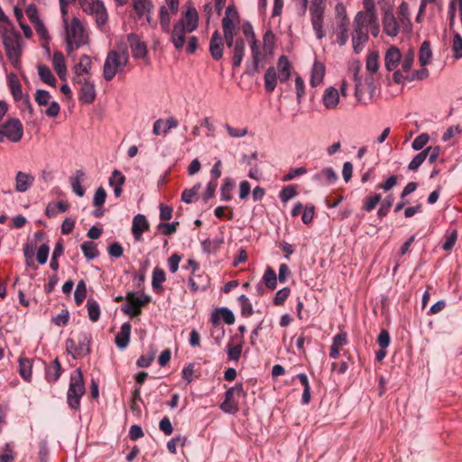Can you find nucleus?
<instances>
[{
    "label": "nucleus",
    "instance_id": "obj_39",
    "mask_svg": "<svg viewBox=\"0 0 462 462\" xmlns=\"http://www.w3.org/2000/svg\"><path fill=\"white\" fill-rule=\"evenodd\" d=\"M166 280V274L164 270L161 268H154L152 278V287L154 291H159L162 289V283Z\"/></svg>",
    "mask_w": 462,
    "mask_h": 462
},
{
    "label": "nucleus",
    "instance_id": "obj_18",
    "mask_svg": "<svg viewBox=\"0 0 462 462\" xmlns=\"http://www.w3.org/2000/svg\"><path fill=\"white\" fill-rule=\"evenodd\" d=\"M322 104L328 110H334L339 104V92L334 87H328L324 90Z\"/></svg>",
    "mask_w": 462,
    "mask_h": 462
},
{
    "label": "nucleus",
    "instance_id": "obj_21",
    "mask_svg": "<svg viewBox=\"0 0 462 462\" xmlns=\"http://www.w3.org/2000/svg\"><path fill=\"white\" fill-rule=\"evenodd\" d=\"M402 60L400 50L395 47H390L384 56V66L388 71L394 70Z\"/></svg>",
    "mask_w": 462,
    "mask_h": 462
},
{
    "label": "nucleus",
    "instance_id": "obj_42",
    "mask_svg": "<svg viewBox=\"0 0 462 462\" xmlns=\"http://www.w3.org/2000/svg\"><path fill=\"white\" fill-rule=\"evenodd\" d=\"M363 6L365 10L357 12L355 16L358 17L360 14H363L365 16L364 19L377 16L374 0H363Z\"/></svg>",
    "mask_w": 462,
    "mask_h": 462
},
{
    "label": "nucleus",
    "instance_id": "obj_32",
    "mask_svg": "<svg viewBox=\"0 0 462 462\" xmlns=\"http://www.w3.org/2000/svg\"><path fill=\"white\" fill-rule=\"evenodd\" d=\"M7 83L14 100H21L23 98L22 86L17 76L14 73L8 74Z\"/></svg>",
    "mask_w": 462,
    "mask_h": 462
},
{
    "label": "nucleus",
    "instance_id": "obj_37",
    "mask_svg": "<svg viewBox=\"0 0 462 462\" xmlns=\"http://www.w3.org/2000/svg\"><path fill=\"white\" fill-rule=\"evenodd\" d=\"M83 177H84L83 171L78 170V171H76L74 175L70 178V184H71L72 190L77 196H79L80 198L83 197L85 194V189L81 185Z\"/></svg>",
    "mask_w": 462,
    "mask_h": 462
},
{
    "label": "nucleus",
    "instance_id": "obj_34",
    "mask_svg": "<svg viewBox=\"0 0 462 462\" xmlns=\"http://www.w3.org/2000/svg\"><path fill=\"white\" fill-rule=\"evenodd\" d=\"M60 364L56 358L48 366L45 367L46 380L50 383L56 382L60 376Z\"/></svg>",
    "mask_w": 462,
    "mask_h": 462
},
{
    "label": "nucleus",
    "instance_id": "obj_43",
    "mask_svg": "<svg viewBox=\"0 0 462 462\" xmlns=\"http://www.w3.org/2000/svg\"><path fill=\"white\" fill-rule=\"evenodd\" d=\"M81 250L88 260H93L99 254L97 245L91 241H86L81 245Z\"/></svg>",
    "mask_w": 462,
    "mask_h": 462
},
{
    "label": "nucleus",
    "instance_id": "obj_47",
    "mask_svg": "<svg viewBox=\"0 0 462 462\" xmlns=\"http://www.w3.org/2000/svg\"><path fill=\"white\" fill-rule=\"evenodd\" d=\"M263 281L265 283L266 287H268L271 290H273L276 287L277 284V276L275 272L271 268L267 267L265 270Z\"/></svg>",
    "mask_w": 462,
    "mask_h": 462
},
{
    "label": "nucleus",
    "instance_id": "obj_24",
    "mask_svg": "<svg viewBox=\"0 0 462 462\" xmlns=\"http://www.w3.org/2000/svg\"><path fill=\"white\" fill-rule=\"evenodd\" d=\"M134 9L138 17L146 16L147 22L152 24L151 13L153 8V5L151 0H134Z\"/></svg>",
    "mask_w": 462,
    "mask_h": 462
},
{
    "label": "nucleus",
    "instance_id": "obj_8",
    "mask_svg": "<svg viewBox=\"0 0 462 462\" xmlns=\"http://www.w3.org/2000/svg\"><path fill=\"white\" fill-rule=\"evenodd\" d=\"M23 134V127L20 120L10 119L0 126V143L4 138L13 143L19 142Z\"/></svg>",
    "mask_w": 462,
    "mask_h": 462
},
{
    "label": "nucleus",
    "instance_id": "obj_64",
    "mask_svg": "<svg viewBox=\"0 0 462 462\" xmlns=\"http://www.w3.org/2000/svg\"><path fill=\"white\" fill-rule=\"evenodd\" d=\"M297 195L296 189L292 186L284 187L280 192V199L282 202H287Z\"/></svg>",
    "mask_w": 462,
    "mask_h": 462
},
{
    "label": "nucleus",
    "instance_id": "obj_26",
    "mask_svg": "<svg viewBox=\"0 0 462 462\" xmlns=\"http://www.w3.org/2000/svg\"><path fill=\"white\" fill-rule=\"evenodd\" d=\"M132 326L129 322L124 323L120 331L116 336V345L120 349H125L127 347L130 342V335H131Z\"/></svg>",
    "mask_w": 462,
    "mask_h": 462
},
{
    "label": "nucleus",
    "instance_id": "obj_16",
    "mask_svg": "<svg viewBox=\"0 0 462 462\" xmlns=\"http://www.w3.org/2000/svg\"><path fill=\"white\" fill-rule=\"evenodd\" d=\"M209 52L213 60H219L223 57L224 43L222 37L217 30L211 36L209 42Z\"/></svg>",
    "mask_w": 462,
    "mask_h": 462
},
{
    "label": "nucleus",
    "instance_id": "obj_27",
    "mask_svg": "<svg viewBox=\"0 0 462 462\" xmlns=\"http://www.w3.org/2000/svg\"><path fill=\"white\" fill-rule=\"evenodd\" d=\"M325 76V66L319 61H315L312 65L310 71V83L311 87L315 88L320 85Z\"/></svg>",
    "mask_w": 462,
    "mask_h": 462
},
{
    "label": "nucleus",
    "instance_id": "obj_30",
    "mask_svg": "<svg viewBox=\"0 0 462 462\" xmlns=\"http://www.w3.org/2000/svg\"><path fill=\"white\" fill-rule=\"evenodd\" d=\"M278 78L281 82H286L291 77V63L286 56H281L277 63Z\"/></svg>",
    "mask_w": 462,
    "mask_h": 462
},
{
    "label": "nucleus",
    "instance_id": "obj_51",
    "mask_svg": "<svg viewBox=\"0 0 462 462\" xmlns=\"http://www.w3.org/2000/svg\"><path fill=\"white\" fill-rule=\"evenodd\" d=\"M249 45L254 68L257 69L260 63L261 56L260 46L256 39L249 41Z\"/></svg>",
    "mask_w": 462,
    "mask_h": 462
},
{
    "label": "nucleus",
    "instance_id": "obj_49",
    "mask_svg": "<svg viewBox=\"0 0 462 462\" xmlns=\"http://www.w3.org/2000/svg\"><path fill=\"white\" fill-rule=\"evenodd\" d=\"M415 59V52L412 50L408 51L403 58L401 60L402 69L405 73H409L411 71V66L413 64Z\"/></svg>",
    "mask_w": 462,
    "mask_h": 462
},
{
    "label": "nucleus",
    "instance_id": "obj_2",
    "mask_svg": "<svg viewBox=\"0 0 462 462\" xmlns=\"http://www.w3.org/2000/svg\"><path fill=\"white\" fill-rule=\"evenodd\" d=\"M129 62V53L127 48L124 47L118 50H111L107 52L104 65L103 77L106 81H111L116 74L125 71Z\"/></svg>",
    "mask_w": 462,
    "mask_h": 462
},
{
    "label": "nucleus",
    "instance_id": "obj_52",
    "mask_svg": "<svg viewBox=\"0 0 462 462\" xmlns=\"http://www.w3.org/2000/svg\"><path fill=\"white\" fill-rule=\"evenodd\" d=\"M187 441V438L184 436H176L170 439L167 443V448L170 453L176 454L177 452V447L181 446L183 447Z\"/></svg>",
    "mask_w": 462,
    "mask_h": 462
},
{
    "label": "nucleus",
    "instance_id": "obj_38",
    "mask_svg": "<svg viewBox=\"0 0 462 462\" xmlns=\"http://www.w3.org/2000/svg\"><path fill=\"white\" fill-rule=\"evenodd\" d=\"M432 58V51L429 42H423L420 48L419 60L421 66L428 65Z\"/></svg>",
    "mask_w": 462,
    "mask_h": 462
},
{
    "label": "nucleus",
    "instance_id": "obj_33",
    "mask_svg": "<svg viewBox=\"0 0 462 462\" xmlns=\"http://www.w3.org/2000/svg\"><path fill=\"white\" fill-rule=\"evenodd\" d=\"M52 65H53V68H54L56 73L58 74V76L61 79H65L66 73H67V68H66L64 57L61 52L55 51L53 53Z\"/></svg>",
    "mask_w": 462,
    "mask_h": 462
},
{
    "label": "nucleus",
    "instance_id": "obj_35",
    "mask_svg": "<svg viewBox=\"0 0 462 462\" xmlns=\"http://www.w3.org/2000/svg\"><path fill=\"white\" fill-rule=\"evenodd\" d=\"M278 75L273 67H269L264 74V88L268 93H272L277 84Z\"/></svg>",
    "mask_w": 462,
    "mask_h": 462
},
{
    "label": "nucleus",
    "instance_id": "obj_61",
    "mask_svg": "<svg viewBox=\"0 0 462 462\" xmlns=\"http://www.w3.org/2000/svg\"><path fill=\"white\" fill-rule=\"evenodd\" d=\"M426 160V154L424 152H420L418 154L415 155V157L411 161V162L408 165L409 171H416L420 166L425 162Z\"/></svg>",
    "mask_w": 462,
    "mask_h": 462
},
{
    "label": "nucleus",
    "instance_id": "obj_19",
    "mask_svg": "<svg viewBox=\"0 0 462 462\" xmlns=\"http://www.w3.org/2000/svg\"><path fill=\"white\" fill-rule=\"evenodd\" d=\"M133 56L135 59H143L147 55V48L144 42H141L137 35L130 33L127 35Z\"/></svg>",
    "mask_w": 462,
    "mask_h": 462
},
{
    "label": "nucleus",
    "instance_id": "obj_48",
    "mask_svg": "<svg viewBox=\"0 0 462 462\" xmlns=\"http://www.w3.org/2000/svg\"><path fill=\"white\" fill-rule=\"evenodd\" d=\"M20 374L27 382L32 378V364L29 359H20Z\"/></svg>",
    "mask_w": 462,
    "mask_h": 462
},
{
    "label": "nucleus",
    "instance_id": "obj_3",
    "mask_svg": "<svg viewBox=\"0 0 462 462\" xmlns=\"http://www.w3.org/2000/svg\"><path fill=\"white\" fill-rule=\"evenodd\" d=\"M85 393V384L80 369H76L70 375L69 390L67 392V402L70 409L78 410L80 399Z\"/></svg>",
    "mask_w": 462,
    "mask_h": 462
},
{
    "label": "nucleus",
    "instance_id": "obj_46",
    "mask_svg": "<svg viewBox=\"0 0 462 462\" xmlns=\"http://www.w3.org/2000/svg\"><path fill=\"white\" fill-rule=\"evenodd\" d=\"M315 179L325 180L328 184H332L337 180V175L332 168H325L315 175Z\"/></svg>",
    "mask_w": 462,
    "mask_h": 462
},
{
    "label": "nucleus",
    "instance_id": "obj_50",
    "mask_svg": "<svg viewBox=\"0 0 462 462\" xmlns=\"http://www.w3.org/2000/svg\"><path fill=\"white\" fill-rule=\"evenodd\" d=\"M87 296V286L83 280H80L74 291V299L77 304H81Z\"/></svg>",
    "mask_w": 462,
    "mask_h": 462
},
{
    "label": "nucleus",
    "instance_id": "obj_25",
    "mask_svg": "<svg viewBox=\"0 0 462 462\" xmlns=\"http://www.w3.org/2000/svg\"><path fill=\"white\" fill-rule=\"evenodd\" d=\"M125 182V176L119 171L114 170L108 180V184L113 188L114 195L119 198L122 195V187Z\"/></svg>",
    "mask_w": 462,
    "mask_h": 462
},
{
    "label": "nucleus",
    "instance_id": "obj_53",
    "mask_svg": "<svg viewBox=\"0 0 462 462\" xmlns=\"http://www.w3.org/2000/svg\"><path fill=\"white\" fill-rule=\"evenodd\" d=\"M235 182L233 180L227 178L225 180L224 184L221 187V199L228 201L231 199V191L234 188Z\"/></svg>",
    "mask_w": 462,
    "mask_h": 462
},
{
    "label": "nucleus",
    "instance_id": "obj_58",
    "mask_svg": "<svg viewBox=\"0 0 462 462\" xmlns=\"http://www.w3.org/2000/svg\"><path fill=\"white\" fill-rule=\"evenodd\" d=\"M224 127L226 128L228 135L232 138H241L247 134L248 131L246 127L244 128H235L232 127L228 124H225Z\"/></svg>",
    "mask_w": 462,
    "mask_h": 462
},
{
    "label": "nucleus",
    "instance_id": "obj_1",
    "mask_svg": "<svg viewBox=\"0 0 462 462\" xmlns=\"http://www.w3.org/2000/svg\"><path fill=\"white\" fill-rule=\"evenodd\" d=\"M199 25V14L194 7H189L173 25L171 27V42L178 51L184 47L186 34L194 32Z\"/></svg>",
    "mask_w": 462,
    "mask_h": 462
},
{
    "label": "nucleus",
    "instance_id": "obj_6",
    "mask_svg": "<svg viewBox=\"0 0 462 462\" xmlns=\"http://www.w3.org/2000/svg\"><path fill=\"white\" fill-rule=\"evenodd\" d=\"M326 0H311L310 4V15L312 28L316 37L321 40L325 36L323 30Z\"/></svg>",
    "mask_w": 462,
    "mask_h": 462
},
{
    "label": "nucleus",
    "instance_id": "obj_7",
    "mask_svg": "<svg viewBox=\"0 0 462 462\" xmlns=\"http://www.w3.org/2000/svg\"><path fill=\"white\" fill-rule=\"evenodd\" d=\"M83 12L90 15L98 28H102L108 20L106 8L102 0H89L80 4Z\"/></svg>",
    "mask_w": 462,
    "mask_h": 462
},
{
    "label": "nucleus",
    "instance_id": "obj_44",
    "mask_svg": "<svg viewBox=\"0 0 462 462\" xmlns=\"http://www.w3.org/2000/svg\"><path fill=\"white\" fill-rule=\"evenodd\" d=\"M451 51L454 59L459 60L462 58V36L458 32L453 34Z\"/></svg>",
    "mask_w": 462,
    "mask_h": 462
},
{
    "label": "nucleus",
    "instance_id": "obj_57",
    "mask_svg": "<svg viewBox=\"0 0 462 462\" xmlns=\"http://www.w3.org/2000/svg\"><path fill=\"white\" fill-rule=\"evenodd\" d=\"M200 183L194 185L191 189H185L181 194V200L185 203H191L200 189Z\"/></svg>",
    "mask_w": 462,
    "mask_h": 462
},
{
    "label": "nucleus",
    "instance_id": "obj_15",
    "mask_svg": "<svg viewBox=\"0 0 462 462\" xmlns=\"http://www.w3.org/2000/svg\"><path fill=\"white\" fill-rule=\"evenodd\" d=\"M80 85L79 100L85 104H91L96 98L95 85L88 78H83Z\"/></svg>",
    "mask_w": 462,
    "mask_h": 462
},
{
    "label": "nucleus",
    "instance_id": "obj_12",
    "mask_svg": "<svg viewBox=\"0 0 462 462\" xmlns=\"http://www.w3.org/2000/svg\"><path fill=\"white\" fill-rule=\"evenodd\" d=\"M3 44L8 60L14 68H18L21 55L18 40L13 35H5Z\"/></svg>",
    "mask_w": 462,
    "mask_h": 462
},
{
    "label": "nucleus",
    "instance_id": "obj_55",
    "mask_svg": "<svg viewBox=\"0 0 462 462\" xmlns=\"http://www.w3.org/2000/svg\"><path fill=\"white\" fill-rule=\"evenodd\" d=\"M367 25V33L371 32L373 37L377 38L380 33V25L378 23V17H372L365 19Z\"/></svg>",
    "mask_w": 462,
    "mask_h": 462
},
{
    "label": "nucleus",
    "instance_id": "obj_36",
    "mask_svg": "<svg viewBox=\"0 0 462 462\" xmlns=\"http://www.w3.org/2000/svg\"><path fill=\"white\" fill-rule=\"evenodd\" d=\"M348 25L349 22H338L337 25L336 42L339 46L346 45L348 41Z\"/></svg>",
    "mask_w": 462,
    "mask_h": 462
},
{
    "label": "nucleus",
    "instance_id": "obj_13",
    "mask_svg": "<svg viewBox=\"0 0 462 462\" xmlns=\"http://www.w3.org/2000/svg\"><path fill=\"white\" fill-rule=\"evenodd\" d=\"M235 392L237 393H242L244 392L243 385L237 384L229 388L226 392V398L225 401L220 404V409L226 413L234 414L238 411L237 403L233 399Z\"/></svg>",
    "mask_w": 462,
    "mask_h": 462
},
{
    "label": "nucleus",
    "instance_id": "obj_5",
    "mask_svg": "<svg viewBox=\"0 0 462 462\" xmlns=\"http://www.w3.org/2000/svg\"><path fill=\"white\" fill-rule=\"evenodd\" d=\"M364 15L355 16L353 19L352 47L355 53H360L369 41L367 25Z\"/></svg>",
    "mask_w": 462,
    "mask_h": 462
},
{
    "label": "nucleus",
    "instance_id": "obj_28",
    "mask_svg": "<svg viewBox=\"0 0 462 462\" xmlns=\"http://www.w3.org/2000/svg\"><path fill=\"white\" fill-rule=\"evenodd\" d=\"M397 14V18L400 20V23L402 24L403 31L409 32L411 29V23L410 19L409 6L406 2L402 1L398 6Z\"/></svg>",
    "mask_w": 462,
    "mask_h": 462
},
{
    "label": "nucleus",
    "instance_id": "obj_20",
    "mask_svg": "<svg viewBox=\"0 0 462 462\" xmlns=\"http://www.w3.org/2000/svg\"><path fill=\"white\" fill-rule=\"evenodd\" d=\"M149 223L144 215L138 214L133 219L132 233L135 241H140L143 232L148 230Z\"/></svg>",
    "mask_w": 462,
    "mask_h": 462
},
{
    "label": "nucleus",
    "instance_id": "obj_9",
    "mask_svg": "<svg viewBox=\"0 0 462 462\" xmlns=\"http://www.w3.org/2000/svg\"><path fill=\"white\" fill-rule=\"evenodd\" d=\"M66 38L73 40L76 48H79L88 42L87 32L77 17H73L70 24L68 23V28H65Z\"/></svg>",
    "mask_w": 462,
    "mask_h": 462
},
{
    "label": "nucleus",
    "instance_id": "obj_29",
    "mask_svg": "<svg viewBox=\"0 0 462 462\" xmlns=\"http://www.w3.org/2000/svg\"><path fill=\"white\" fill-rule=\"evenodd\" d=\"M245 51V44L242 38L236 39L234 43L232 63L235 68L241 66Z\"/></svg>",
    "mask_w": 462,
    "mask_h": 462
},
{
    "label": "nucleus",
    "instance_id": "obj_45",
    "mask_svg": "<svg viewBox=\"0 0 462 462\" xmlns=\"http://www.w3.org/2000/svg\"><path fill=\"white\" fill-rule=\"evenodd\" d=\"M243 349V343L239 342L235 346H232L231 343H228L226 346V354L227 357L231 361L237 362L241 356Z\"/></svg>",
    "mask_w": 462,
    "mask_h": 462
},
{
    "label": "nucleus",
    "instance_id": "obj_41",
    "mask_svg": "<svg viewBox=\"0 0 462 462\" xmlns=\"http://www.w3.org/2000/svg\"><path fill=\"white\" fill-rule=\"evenodd\" d=\"M38 74H39V77L41 78V79L44 83H46L50 86H52V87L55 86L56 79L53 76L51 70L50 69V68L48 66L39 65L38 66Z\"/></svg>",
    "mask_w": 462,
    "mask_h": 462
},
{
    "label": "nucleus",
    "instance_id": "obj_56",
    "mask_svg": "<svg viewBox=\"0 0 462 462\" xmlns=\"http://www.w3.org/2000/svg\"><path fill=\"white\" fill-rule=\"evenodd\" d=\"M378 52H370L366 59V69L372 74L378 70Z\"/></svg>",
    "mask_w": 462,
    "mask_h": 462
},
{
    "label": "nucleus",
    "instance_id": "obj_22",
    "mask_svg": "<svg viewBox=\"0 0 462 462\" xmlns=\"http://www.w3.org/2000/svg\"><path fill=\"white\" fill-rule=\"evenodd\" d=\"M220 319L227 325L234 324L236 320L234 313L226 307L217 309L210 316V321L213 325L219 324Z\"/></svg>",
    "mask_w": 462,
    "mask_h": 462
},
{
    "label": "nucleus",
    "instance_id": "obj_59",
    "mask_svg": "<svg viewBox=\"0 0 462 462\" xmlns=\"http://www.w3.org/2000/svg\"><path fill=\"white\" fill-rule=\"evenodd\" d=\"M430 136L428 134H420L418 135L411 143V148L414 151H420L428 143Z\"/></svg>",
    "mask_w": 462,
    "mask_h": 462
},
{
    "label": "nucleus",
    "instance_id": "obj_63",
    "mask_svg": "<svg viewBox=\"0 0 462 462\" xmlns=\"http://www.w3.org/2000/svg\"><path fill=\"white\" fill-rule=\"evenodd\" d=\"M25 13L32 24L41 20L38 8L34 4L28 5Z\"/></svg>",
    "mask_w": 462,
    "mask_h": 462
},
{
    "label": "nucleus",
    "instance_id": "obj_10",
    "mask_svg": "<svg viewBox=\"0 0 462 462\" xmlns=\"http://www.w3.org/2000/svg\"><path fill=\"white\" fill-rule=\"evenodd\" d=\"M167 6L162 5L160 8V24L162 32L169 33L171 32V18L178 14L179 0H165Z\"/></svg>",
    "mask_w": 462,
    "mask_h": 462
},
{
    "label": "nucleus",
    "instance_id": "obj_60",
    "mask_svg": "<svg viewBox=\"0 0 462 462\" xmlns=\"http://www.w3.org/2000/svg\"><path fill=\"white\" fill-rule=\"evenodd\" d=\"M14 454L10 443H5L2 453H0V462H13Z\"/></svg>",
    "mask_w": 462,
    "mask_h": 462
},
{
    "label": "nucleus",
    "instance_id": "obj_23",
    "mask_svg": "<svg viewBox=\"0 0 462 462\" xmlns=\"http://www.w3.org/2000/svg\"><path fill=\"white\" fill-rule=\"evenodd\" d=\"M34 182V176L31 173L18 171L15 176V190L21 193L27 191Z\"/></svg>",
    "mask_w": 462,
    "mask_h": 462
},
{
    "label": "nucleus",
    "instance_id": "obj_40",
    "mask_svg": "<svg viewBox=\"0 0 462 462\" xmlns=\"http://www.w3.org/2000/svg\"><path fill=\"white\" fill-rule=\"evenodd\" d=\"M88 318L92 322H97L100 318V307L97 300L89 298L87 301Z\"/></svg>",
    "mask_w": 462,
    "mask_h": 462
},
{
    "label": "nucleus",
    "instance_id": "obj_4",
    "mask_svg": "<svg viewBox=\"0 0 462 462\" xmlns=\"http://www.w3.org/2000/svg\"><path fill=\"white\" fill-rule=\"evenodd\" d=\"M91 342V334L87 331H82L78 334L77 340L74 338H68L66 340V349L74 359H77L90 354Z\"/></svg>",
    "mask_w": 462,
    "mask_h": 462
},
{
    "label": "nucleus",
    "instance_id": "obj_62",
    "mask_svg": "<svg viewBox=\"0 0 462 462\" xmlns=\"http://www.w3.org/2000/svg\"><path fill=\"white\" fill-rule=\"evenodd\" d=\"M291 290L288 287L279 290L273 299V303L277 306L282 305L289 297Z\"/></svg>",
    "mask_w": 462,
    "mask_h": 462
},
{
    "label": "nucleus",
    "instance_id": "obj_31",
    "mask_svg": "<svg viewBox=\"0 0 462 462\" xmlns=\"http://www.w3.org/2000/svg\"><path fill=\"white\" fill-rule=\"evenodd\" d=\"M126 300L132 305L141 308L151 301V297L143 291H130L125 297Z\"/></svg>",
    "mask_w": 462,
    "mask_h": 462
},
{
    "label": "nucleus",
    "instance_id": "obj_17",
    "mask_svg": "<svg viewBox=\"0 0 462 462\" xmlns=\"http://www.w3.org/2000/svg\"><path fill=\"white\" fill-rule=\"evenodd\" d=\"M237 13L232 5H228L226 9L225 17L222 19V26L224 35L235 34Z\"/></svg>",
    "mask_w": 462,
    "mask_h": 462
},
{
    "label": "nucleus",
    "instance_id": "obj_54",
    "mask_svg": "<svg viewBox=\"0 0 462 462\" xmlns=\"http://www.w3.org/2000/svg\"><path fill=\"white\" fill-rule=\"evenodd\" d=\"M238 301L241 305V313L244 317H249L253 314V307L249 300V299L245 295H240L238 297Z\"/></svg>",
    "mask_w": 462,
    "mask_h": 462
},
{
    "label": "nucleus",
    "instance_id": "obj_11",
    "mask_svg": "<svg viewBox=\"0 0 462 462\" xmlns=\"http://www.w3.org/2000/svg\"><path fill=\"white\" fill-rule=\"evenodd\" d=\"M382 23L383 32L386 35L396 37L400 32L402 24L400 23V20L394 15L392 7L383 8Z\"/></svg>",
    "mask_w": 462,
    "mask_h": 462
},
{
    "label": "nucleus",
    "instance_id": "obj_14",
    "mask_svg": "<svg viewBox=\"0 0 462 462\" xmlns=\"http://www.w3.org/2000/svg\"><path fill=\"white\" fill-rule=\"evenodd\" d=\"M92 62L90 58L84 54L80 57L79 63L74 67V83H81L83 78H88L91 69Z\"/></svg>",
    "mask_w": 462,
    "mask_h": 462
}]
</instances>
